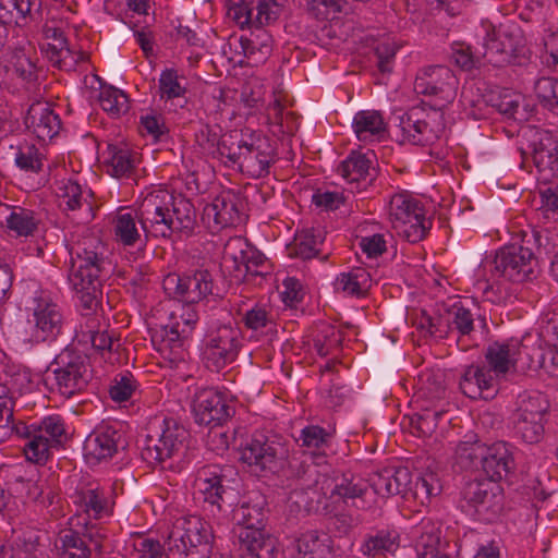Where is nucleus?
Returning a JSON list of instances; mask_svg holds the SVG:
<instances>
[{"mask_svg": "<svg viewBox=\"0 0 558 558\" xmlns=\"http://www.w3.org/2000/svg\"><path fill=\"white\" fill-rule=\"evenodd\" d=\"M494 107L500 114L508 120L515 122L526 121V113L521 108L523 97L520 94L502 92L498 96L490 99Z\"/></svg>", "mask_w": 558, "mask_h": 558, "instance_id": "09e8293b", "label": "nucleus"}, {"mask_svg": "<svg viewBox=\"0 0 558 558\" xmlns=\"http://www.w3.org/2000/svg\"><path fill=\"white\" fill-rule=\"evenodd\" d=\"M44 155L34 144H24L17 148L15 153V165L26 172H40L43 171Z\"/></svg>", "mask_w": 558, "mask_h": 558, "instance_id": "13d9d810", "label": "nucleus"}, {"mask_svg": "<svg viewBox=\"0 0 558 558\" xmlns=\"http://www.w3.org/2000/svg\"><path fill=\"white\" fill-rule=\"evenodd\" d=\"M254 17V15L252 16ZM253 21L243 24V27H247L250 33L243 35L240 38V45L244 56L256 63L264 62L272 51L274 39L270 33L264 28L269 23H257L255 19Z\"/></svg>", "mask_w": 558, "mask_h": 558, "instance_id": "c85d7f7f", "label": "nucleus"}, {"mask_svg": "<svg viewBox=\"0 0 558 558\" xmlns=\"http://www.w3.org/2000/svg\"><path fill=\"white\" fill-rule=\"evenodd\" d=\"M534 90L542 107L558 114V78L541 77L535 82Z\"/></svg>", "mask_w": 558, "mask_h": 558, "instance_id": "6e6d98bb", "label": "nucleus"}, {"mask_svg": "<svg viewBox=\"0 0 558 558\" xmlns=\"http://www.w3.org/2000/svg\"><path fill=\"white\" fill-rule=\"evenodd\" d=\"M449 329L468 335L473 329V315L462 300H454L448 305L445 316Z\"/></svg>", "mask_w": 558, "mask_h": 558, "instance_id": "3c124183", "label": "nucleus"}, {"mask_svg": "<svg viewBox=\"0 0 558 558\" xmlns=\"http://www.w3.org/2000/svg\"><path fill=\"white\" fill-rule=\"evenodd\" d=\"M459 81L451 69L446 65H429L417 73L414 90L417 94L435 97L439 107L451 104L458 89Z\"/></svg>", "mask_w": 558, "mask_h": 558, "instance_id": "aec40b11", "label": "nucleus"}, {"mask_svg": "<svg viewBox=\"0 0 558 558\" xmlns=\"http://www.w3.org/2000/svg\"><path fill=\"white\" fill-rule=\"evenodd\" d=\"M537 268L538 260L530 240L512 241L500 247L495 255V276L506 281L519 283L532 280Z\"/></svg>", "mask_w": 558, "mask_h": 558, "instance_id": "f8f14e48", "label": "nucleus"}, {"mask_svg": "<svg viewBox=\"0 0 558 558\" xmlns=\"http://www.w3.org/2000/svg\"><path fill=\"white\" fill-rule=\"evenodd\" d=\"M186 430L171 417L158 422L153 434L148 435L144 449L145 459L154 462H163L171 458L182 446Z\"/></svg>", "mask_w": 558, "mask_h": 558, "instance_id": "4be33fe9", "label": "nucleus"}, {"mask_svg": "<svg viewBox=\"0 0 558 558\" xmlns=\"http://www.w3.org/2000/svg\"><path fill=\"white\" fill-rule=\"evenodd\" d=\"M295 545L300 558H331L333 554L332 539L323 532H305Z\"/></svg>", "mask_w": 558, "mask_h": 558, "instance_id": "72a5a7b5", "label": "nucleus"}, {"mask_svg": "<svg viewBox=\"0 0 558 558\" xmlns=\"http://www.w3.org/2000/svg\"><path fill=\"white\" fill-rule=\"evenodd\" d=\"M128 558H163L161 545L144 535L131 536L125 544Z\"/></svg>", "mask_w": 558, "mask_h": 558, "instance_id": "603ef678", "label": "nucleus"}, {"mask_svg": "<svg viewBox=\"0 0 558 558\" xmlns=\"http://www.w3.org/2000/svg\"><path fill=\"white\" fill-rule=\"evenodd\" d=\"M549 409L547 397L537 390L524 391L518 397L515 415L545 418Z\"/></svg>", "mask_w": 558, "mask_h": 558, "instance_id": "a19ab883", "label": "nucleus"}, {"mask_svg": "<svg viewBox=\"0 0 558 558\" xmlns=\"http://www.w3.org/2000/svg\"><path fill=\"white\" fill-rule=\"evenodd\" d=\"M61 558H87L88 550L76 533H65L61 537Z\"/></svg>", "mask_w": 558, "mask_h": 558, "instance_id": "774afa93", "label": "nucleus"}, {"mask_svg": "<svg viewBox=\"0 0 558 558\" xmlns=\"http://www.w3.org/2000/svg\"><path fill=\"white\" fill-rule=\"evenodd\" d=\"M120 435L110 424L97 426L84 441V457L89 463H97L111 458L118 449Z\"/></svg>", "mask_w": 558, "mask_h": 558, "instance_id": "bb28decb", "label": "nucleus"}, {"mask_svg": "<svg viewBox=\"0 0 558 558\" xmlns=\"http://www.w3.org/2000/svg\"><path fill=\"white\" fill-rule=\"evenodd\" d=\"M448 60L463 72L478 70L487 64L484 49L473 48L465 41H453L447 52Z\"/></svg>", "mask_w": 558, "mask_h": 558, "instance_id": "473e14b6", "label": "nucleus"}, {"mask_svg": "<svg viewBox=\"0 0 558 558\" xmlns=\"http://www.w3.org/2000/svg\"><path fill=\"white\" fill-rule=\"evenodd\" d=\"M236 534L243 558H280L283 555L277 538L264 529L240 530Z\"/></svg>", "mask_w": 558, "mask_h": 558, "instance_id": "cd10ccee", "label": "nucleus"}, {"mask_svg": "<svg viewBox=\"0 0 558 558\" xmlns=\"http://www.w3.org/2000/svg\"><path fill=\"white\" fill-rule=\"evenodd\" d=\"M400 546L399 534L396 531H380L367 537L360 547V551L367 557L379 555H395Z\"/></svg>", "mask_w": 558, "mask_h": 558, "instance_id": "ea45409f", "label": "nucleus"}, {"mask_svg": "<svg viewBox=\"0 0 558 558\" xmlns=\"http://www.w3.org/2000/svg\"><path fill=\"white\" fill-rule=\"evenodd\" d=\"M306 12L318 21L329 20V15L343 9L344 0H301Z\"/></svg>", "mask_w": 558, "mask_h": 558, "instance_id": "e2e57ef3", "label": "nucleus"}, {"mask_svg": "<svg viewBox=\"0 0 558 558\" xmlns=\"http://www.w3.org/2000/svg\"><path fill=\"white\" fill-rule=\"evenodd\" d=\"M201 220L211 233L240 223L243 220L241 196L232 190L221 191L204 206Z\"/></svg>", "mask_w": 558, "mask_h": 558, "instance_id": "6ab92c4d", "label": "nucleus"}, {"mask_svg": "<svg viewBox=\"0 0 558 558\" xmlns=\"http://www.w3.org/2000/svg\"><path fill=\"white\" fill-rule=\"evenodd\" d=\"M387 235L384 233H372L357 239V245L362 255L367 259H376L387 251Z\"/></svg>", "mask_w": 558, "mask_h": 558, "instance_id": "338daca9", "label": "nucleus"}, {"mask_svg": "<svg viewBox=\"0 0 558 558\" xmlns=\"http://www.w3.org/2000/svg\"><path fill=\"white\" fill-rule=\"evenodd\" d=\"M500 378L485 364L468 366L460 379V389L470 399H493L498 390Z\"/></svg>", "mask_w": 558, "mask_h": 558, "instance_id": "393cba45", "label": "nucleus"}, {"mask_svg": "<svg viewBox=\"0 0 558 558\" xmlns=\"http://www.w3.org/2000/svg\"><path fill=\"white\" fill-rule=\"evenodd\" d=\"M194 490L198 499L208 504L213 509L227 511L236 499V492L228 485L222 469L219 465L202 468L194 481Z\"/></svg>", "mask_w": 558, "mask_h": 558, "instance_id": "f3484780", "label": "nucleus"}, {"mask_svg": "<svg viewBox=\"0 0 558 558\" xmlns=\"http://www.w3.org/2000/svg\"><path fill=\"white\" fill-rule=\"evenodd\" d=\"M342 174H368L369 170L381 172L377 156L374 150H352L340 163Z\"/></svg>", "mask_w": 558, "mask_h": 558, "instance_id": "37998d69", "label": "nucleus"}, {"mask_svg": "<svg viewBox=\"0 0 558 558\" xmlns=\"http://www.w3.org/2000/svg\"><path fill=\"white\" fill-rule=\"evenodd\" d=\"M353 130L360 141L381 140L386 132V123L379 111L361 110L353 118Z\"/></svg>", "mask_w": 558, "mask_h": 558, "instance_id": "f704fd0d", "label": "nucleus"}, {"mask_svg": "<svg viewBox=\"0 0 558 558\" xmlns=\"http://www.w3.org/2000/svg\"><path fill=\"white\" fill-rule=\"evenodd\" d=\"M527 340V338L523 341L511 338L490 343L485 352L486 365L500 379L510 373L530 371L532 354Z\"/></svg>", "mask_w": 558, "mask_h": 558, "instance_id": "4468645a", "label": "nucleus"}, {"mask_svg": "<svg viewBox=\"0 0 558 558\" xmlns=\"http://www.w3.org/2000/svg\"><path fill=\"white\" fill-rule=\"evenodd\" d=\"M233 519L240 530L264 529V501L258 498L254 502L243 501L233 509Z\"/></svg>", "mask_w": 558, "mask_h": 558, "instance_id": "79ce46f5", "label": "nucleus"}, {"mask_svg": "<svg viewBox=\"0 0 558 558\" xmlns=\"http://www.w3.org/2000/svg\"><path fill=\"white\" fill-rule=\"evenodd\" d=\"M372 286V278L367 270L353 268L348 272H341L335 280L336 290L349 295H361Z\"/></svg>", "mask_w": 558, "mask_h": 558, "instance_id": "c03bdc74", "label": "nucleus"}, {"mask_svg": "<svg viewBox=\"0 0 558 558\" xmlns=\"http://www.w3.org/2000/svg\"><path fill=\"white\" fill-rule=\"evenodd\" d=\"M387 215L395 232L410 243L422 241L432 227L421 199L408 192L391 196Z\"/></svg>", "mask_w": 558, "mask_h": 558, "instance_id": "6e6552de", "label": "nucleus"}, {"mask_svg": "<svg viewBox=\"0 0 558 558\" xmlns=\"http://www.w3.org/2000/svg\"><path fill=\"white\" fill-rule=\"evenodd\" d=\"M484 31L482 47L487 64L499 68L529 63L532 52L524 32L518 24H500L498 27L488 24L484 25Z\"/></svg>", "mask_w": 558, "mask_h": 558, "instance_id": "39448f33", "label": "nucleus"}, {"mask_svg": "<svg viewBox=\"0 0 558 558\" xmlns=\"http://www.w3.org/2000/svg\"><path fill=\"white\" fill-rule=\"evenodd\" d=\"M265 260L264 254L251 246L242 236H231L223 244L221 268L235 281L259 274L257 268L263 266Z\"/></svg>", "mask_w": 558, "mask_h": 558, "instance_id": "2eb2a0df", "label": "nucleus"}, {"mask_svg": "<svg viewBox=\"0 0 558 558\" xmlns=\"http://www.w3.org/2000/svg\"><path fill=\"white\" fill-rule=\"evenodd\" d=\"M77 501L84 507L86 513L94 518H104L111 514L112 501L109 489L98 486L89 487L78 494Z\"/></svg>", "mask_w": 558, "mask_h": 558, "instance_id": "e433bc0d", "label": "nucleus"}, {"mask_svg": "<svg viewBox=\"0 0 558 558\" xmlns=\"http://www.w3.org/2000/svg\"><path fill=\"white\" fill-rule=\"evenodd\" d=\"M99 101L101 108L113 117H119L129 110L126 94L116 87L101 92Z\"/></svg>", "mask_w": 558, "mask_h": 558, "instance_id": "680f3d73", "label": "nucleus"}, {"mask_svg": "<svg viewBox=\"0 0 558 558\" xmlns=\"http://www.w3.org/2000/svg\"><path fill=\"white\" fill-rule=\"evenodd\" d=\"M545 418H531L514 414L515 433L527 444L538 442L544 435Z\"/></svg>", "mask_w": 558, "mask_h": 558, "instance_id": "4d7b16f0", "label": "nucleus"}, {"mask_svg": "<svg viewBox=\"0 0 558 558\" xmlns=\"http://www.w3.org/2000/svg\"><path fill=\"white\" fill-rule=\"evenodd\" d=\"M493 478L474 481L466 484L463 500L469 513L477 520L493 521L502 509L504 494L500 485Z\"/></svg>", "mask_w": 558, "mask_h": 558, "instance_id": "dca6fc26", "label": "nucleus"}, {"mask_svg": "<svg viewBox=\"0 0 558 558\" xmlns=\"http://www.w3.org/2000/svg\"><path fill=\"white\" fill-rule=\"evenodd\" d=\"M20 492L25 493L26 497L34 501H40L44 505H50V488L46 478L34 470L29 477L20 481Z\"/></svg>", "mask_w": 558, "mask_h": 558, "instance_id": "5fc2aeb1", "label": "nucleus"}, {"mask_svg": "<svg viewBox=\"0 0 558 558\" xmlns=\"http://www.w3.org/2000/svg\"><path fill=\"white\" fill-rule=\"evenodd\" d=\"M228 15L240 27L252 22L253 15L257 23L275 22L280 13L277 0H225Z\"/></svg>", "mask_w": 558, "mask_h": 558, "instance_id": "b1692460", "label": "nucleus"}, {"mask_svg": "<svg viewBox=\"0 0 558 558\" xmlns=\"http://www.w3.org/2000/svg\"><path fill=\"white\" fill-rule=\"evenodd\" d=\"M422 111L411 109L400 117V129L404 138L414 145H429L438 140V130H435L429 123L420 118Z\"/></svg>", "mask_w": 558, "mask_h": 558, "instance_id": "2f4dec72", "label": "nucleus"}, {"mask_svg": "<svg viewBox=\"0 0 558 558\" xmlns=\"http://www.w3.org/2000/svg\"><path fill=\"white\" fill-rule=\"evenodd\" d=\"M465 440L459 444L456 453L459 459L471 463L481 460L484 472L489 478L499 481L514 469L512 448L504 441H497L486 447L480 444L476 435H465Z\"/></svg>", "mask_w": 558, "mask_h": 558, "instance_id": "9b49d317", "label": "nucleus"}, {"mask_svg": "<svg viewBox=\"0 0 558 558\" xmlns=\"http://www.w3.org/2000/svg\"><path fill=\"white\" fill-rule=\"evenodd\" d=\"M211 277L206 270H198L193 276H185L182 302L195 303L211 291Z\"/></svg>", "mask_w": 558, "mask_h": 558, "instance_id": "8fccbe9b", "label": "nucleus"}, {"mask_svg": "<svg viewBox=\"0 0 558 558\" xmlns=\"http://www.w3.org/2000/svg\"><path fill=\"white\" fill-rule=\"evenodd\" d=\"M24 124L40 142L51 141L61 130V119L48 102L37 101L29 106Z\"/></svg>", "mask_w": 558, "mask_h": 558, "instance_id": "a878e982", "label": "nucleus"}, {"mask_svg": "<svg viewBox=\"0 0 558 558\" xmlns=\"http://www.w3.org/2000/svg\"><path fill=\"white\" fill-rule=\"evenodd\" d=\"M442 486L438 475L427 469L421 473L415 484L412 474L405 466L385 469L373 474L368 480L362 477L343 478L337 484L333 493L344 500L351 499L353 506L371 509L380 505L381 500L392 495L413 497L421 505L428 504L433 497L441 493Z\"/></svg>", "mask_w": 558, "mask_h": 558, "instance_id": "f257e3e1", "label": "nucleus"}, {"mask_svg": "<svg viewBox=\"0 0 558 558\" xmlns=\"http://www.w3.org/2000/svg\"><path fill=\"white\" fill-rule=\"evenodd\" d=\"M411 537L416 558H449L440 550V531L435 522L423 520L412 529Z\"/></svg>", "mask_w": 558, "mask_h": 558, "instance_id": "c756f323", "label": "nucleus"}, {"mask_svg": "<svg viewBox=\"0 0 558 558\" xmlns=\"http://www.w3.org/2000/svg\"><path fill=\"white\" fill-rule=\"evenodd\" d=\"M323 241L324 233L322 230L304 229L295 234L291 253L303 259L313 258L318 254Z\"/></svg>", "mask_w": 558, "mask_h": 558, "instance_id": "a18cd8bd", "label": "nucleus"}, {"mask_svg": "<svg viewBox=\"0 0 558 558\" xmlns=\"http://www.w3.org/2000/svg\"><path fill=\"white\" fill-rule=\"evenodd\" d=\"M186 88L179 82L178 72L174 69H165L159 77L160 97L167 100L179 99V106L184 108L187 100L185 97Z\"/></svg>", "mask_w": 558, "mask_h": 558, "instance_id": "864d4df0", "label": "nucleus"}, {"mask_svg": "<svg viewBox=\"0 0 558 558\" xmlns=\"http://www.w3.org/2000/svg\"><path fill=\"white\" fill-rule=\"evenodd\" d=\"M289 445L279 436L254 435L240 449V460L257 471L276 472L289 457Z\"/></svg>", "mask_w": 558, "mask_h": 558, "instance_id": "ddd939ff", "label": "nucleus"}, {"mask_svg": "<svg viewBox=\"0 0 558 558\" xmlns=\"http://www.w3.org/2000/svg\"><path fill=\"white\" fill-rule=\"evenodd\" d=\"M66 242L70 255V283L82 293V299L92 308L96 304L100 287L99 278L104 268L101 242L85 230L82 235L71 234Z\"/></svg>", "mask_w": 558, "mask_h": 558, "instance_id": "20e7f679", "label": "nucleus"}, {"mask_svg": "<svg viewBox=\"0 0 558 558\" xmlns=\"http://www.w3.org/2000/svg\"><path fill=\"white\" fill-rule=\"evenodd\" d=\"M140 222L147 236L168 238L173 232H187L194 225L190 202L174 199L167 191L148 193L138 207Z\"/></svg>", "mask_w": 558, "mask_h": 558, "instance_id": "7ed1b4c3", "label": "nucleus"}, {"mask_svg": "<svg viewBox=\"0 0 558 558\" xmlns=\"http://www.w3.org/2000/svg\"><path fill=\"white\" fill-rule=\"evenodd\" d=\"M537 345L530 349L531 369H543L547 375L558 378V343L537 338Z\"/></svg>", "mask_w": 558, "mask_h": 558, "instance_id": "4c0bfd02", "label": "nucleus"}, {"mask_svg": "<svg viewBox=\"0 0 558 558\" xmlns=\"http://www.w3.org/2000/svg\"><path fill=\"white\" fill-rule=\"evenodd\" d=\"M114 234L124 245H132L140 238L135 218L131 213H119L114 220Z\"/></svg>", "mask_w": 558, "mask_h": 558, "instance_id": "052dcab7", "label": "nucleus"}, {"mask_svg": "<svg viewBox=\"0 0 558 558\" xmlns=\"http://www.w3.org/2000/svg\"><path fill=\"white\" fill-rule=\"evenodd\" d=\"M243 322L247 329L254 332H264L272 325L271 315L266 305L254 304L243 313Z\"/></svg>", "mask_w": 558, "mask_h": 558, "instance_id": "bf43d9fd", "label": "nucleus"}, {"mask_svg": "<svg viewBox=\"0 0 558 558\" xmlns=\"http://www.w3.org/2000/svg\"><path fill=\"white\" fill-rule=\"evenodd\" d=\"M14 12L17 14L15 24L24 26L27 17L35 19L40 15L41 0H0V15L9 22L14 21Z\"/></svg>", "mask_w": 558, "mask_h": 558, "instance_id": "58836bf2", "label": "nucleus"}, {"mask_svg": "<svg viewBox=\"0 0 558 558\" xmlns=\"http://www.w3.org/2000/svg\"><path fill=\"white\" fill-rule=\"evenodd\" d=\"M56 195L62 198L71 210L81 206V201H87L92 192L84 189L73 177H61L56 182Z\"/></svg>", "mask_w": 558, "mask_h": 558, "instance_id": "49530a36", "label": "nucleus"}, {"mask_svg": "<svg viewBox=\"0 0 558 558\" xmlns=\"http://www.w3.org/2000/svg\"><path fill=\"white\" fill-rule=\"evenodd\" d=\"M28 389L27 371H19L10 381L0 385V444L15 435L25 440L23 452L26 460L44 464L49 459L51 449L59 447L65 438L64 421L60 415L51 414L32 424L15 422L11 392L22 393Z\"/></svg>", "mask_w": 558, "mask_h": 558, "instance_id": "f03ea898", "label": "nucleus"}, {"mask_svg": "<svg viewBox=\"0 0 558 558\" xmlns=\"http://www.w3.org/2000/svg\"><path fill=\"white\" fill-rule=\"evenodd\" d=\"M138 390V384L131 374H124L116 377L112 381L109 395L117 403H123L131 400Z\"/></svg>", "mask_w": 558, "mask_h": 558, "instance_id": "0e129e2a", "label": "nucleus"}, {"mask_svg": "<svg viewBox=\"0 0 558 558\" xmlns=\"http://www.w3.org/2000/svg\"><path fill=\"white\" fill-rule=\"evenodd\" d=\"M197 322V313L191 305L179 304L171 311L169 323L155 329L151 342L156 350L170 361L183 359L185 339Z\"/></svg>", "mask_w": 558, "mask_h": 558, "instance_id": "9d476101", "label": "nucleus"}, {"mask_svg": "<svg viewBox=\"0 0 558 558\" xmlns=\"http://www.w3.org/2000/svg\"><path fill=\"white\" fill-rule=\"evenodd\" d=\"M213 533L209 524L198 515H183L175 520L168 536L170 558H208Z\"/></svg>", "mask_w": 558, "mask_h": 558, "instance_id": "0eeeda50", "label": "nucleus"}, {"mask_svg": "<svg viewBox=\"0 0 558 558\" xmlns=\"http://www.w3.org/2000/svg\"><path fill=\"white\" fill-rule=\"evenodd\" d=\"M523 136L532 149V160L537 171L558 174V138L550 131L535 125L526 126Z\"/></svg>", "mask_w": 558, "mask_h": 558, "instance_id": "5701e85b", "label": "nucleus"}, {"mask_svg": "<svg viewBox=\"0 0 558 558\" xmlns=\"http://www.w3.org/2000/svg\"><path fill=\"white\" fill-rule=\"evenodd\" d=\"M231 395L218 387L198 388L192 400V412L201 425H219L232 414Z\"/></svg>", "mask_w": 558, "mask_h": 558, "instance_id": "412c9836", "label": "nucleus"}, {"mask_svg": "<svg viewBox=\"0 0 558 558\" xmlns=\"http://www.w3.org/2000/svg\"><path fill=\"white\" fill-rule=\"evenodd\" d=\"M26 320L21 333L24 342L53 340L61 332L63 315L60 306L47 291H36L25 306Z\"/></svg>", "mask_w": 558, "mask_h": 558, "instance_id": "423d86ee", "label": "nucleus"}, {"mask_svg": "<svg viewBox=\"0 0 558 558\" xmlns=\"http://www.w3.org/2000/svg\"><path fill=\"white\" fill-rule=\"evenodd\" d=\"M240 336V329L231 324L211 330L203 350L207 368L218 372L232 363L239 353Z\"/></svg>", "mask_w": 558, "mask_h": 558, "instance_id": "a211bd4d", "label": "nucleus"}, {"mask_svg": "<svg viewBox=\"0 0 558 558\" xmlns=\"http://www.w3.org/2000/svg\"><path fill=\"white\" fill-rule=\"evenodd\" d=\"M109 159L106 162L110 163L114 173L125 174L126 172L137 171V165L141 162V157L137 151L130 149L128 146L119 147L116 145L108 146Z\"/></svg>", "mask_w": 558, "mask_h": 558, "instance_id": "de8ad7c7", "label": "nucleus"}, {"mask_svg": "<svg viewBox=\"0 0 558 558\" xmlns=\"http://www.w3.org/2000/svg\"><path fill=\"white\" fill-rule=\"evenodd\" d=\"M250 142H243L241 146L245 147L246 150L244 161H246V163L257 161L259 170L268 172L269 167L279 161V159L275 158V148L270 140L255 132L250 134Z\"/></svg>", "mask_w": 558, "mask_h": 558, "instance_id": "c9c22d12", "label": "nucleus"}, {"mask_svg": "<svg viewBox=\"0 0 558 558\" xmlns=\"http://www.w3.org/2000/svg\"><path fill=\"white\" fill-rule=\"evenodd\" d=\"M54 362L57 366L48 371L44 379L50 392L70 398L86 387L90 378L86 355L65 349Z\"/></svg>", "mask_w": 558, "mask_h": 558, "instance_id": "1a4fd4ad", "label": "nucleus"}, {"mask_svg": "<svg viewBox=\"0 0 558 558\" xmlns=\"http://www.w3.org/2000/svg\"><path fill=\"white\" fill-rule=\"evenodd\" d=\"M330 434L318 425H307L301 429L299 440L301 446L306 450L314 452L315 450L323 449L328 440Z\"/></svg>", "mask_w": 558, "mask_h": 558, "instance_id": "69168bd1", "label": "nucleus"}, {"mask_svg": "<svg viewBox=\"0 0 558 558\" xmlns=\"http://www.w3.org/2000/svg\"><path fill=\"white\" fill-rule=\"evenodd\" d=\"M39 219L31 209L21 206L0 205V223L17 236L32 235Z\"/></svg>", "mask_w": 558, "mask_h": 558, "instance_id": "7c9ffc66", "label": "nucleus"}]
</instances>
